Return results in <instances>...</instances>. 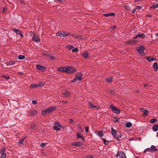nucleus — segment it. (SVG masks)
Listing matches in <instances>:
<instances>
[{
    "label": "nucleus",
    "instance_id": "1",
    "mask_svg": "<svg viewBox=\"0 0 158 158\" xmlns=\"http://www.w3.org/2000/svg\"><path fill=\"white\" fill-rule=\"evenodd\" d=\"M136 49L140 56H144L145 55L144 51L145 50V48L144 45H142L139 47H137Z\"/></svg>",
    "mask_w": 158,
    "mask_h": 158
},
{
    "label": "nucleus",
    "instance_id": "2",
    "mask_svg": "<svg viewBox=\"0 0 158 158\" xmlns=\"http://www.w3.org/2000/svg\"><path fill=\"white\" fill-rule=\"evenodd\" d=\"M65 72L69 73H72L77 71L76 68L71 66H66Z\"/></svg>",
    "mask_w": 158,
    "mask_h": 158
},
{
    "label": "nucleus",
    "instance_id": "3",
    "mask_svg": "<svg viewBox=\"0 0 158 158\" xmlns=\"http://www.w3.org/2000/svg\"><path fill=\"white\" fill-rule=\"evenodd\" d=\"M110 108L111 109L113 112L117 114H119L121 112L120 110L117 109L114 105H110Z\"/></svg>",
    "mask_w": 158,
    "mask_h": 158
},
{
    "label": "nucleus",
    "instance_id": "4",
    "mask_svg": "<svg viewBox=\"0 0 158 158\" xmlns=\"http://www.w3.org/2000/svg\"><path fill=\"white\" fill-rule=\"evenodd\" d=\"M44 85V84L42 82H40L39 84H33L30 85V87L31 89H33L36 87H41Z\"/></svg>",
    "mask_w": 158,
    "mask_h": 158
},
{
    "label": "nucleus",
    "instance_id": "5",
    "mask_svg": "<svg viewBox=\"0 0 158 158\" xmlns=\"http://www.w3.org/2000/svg\"><path fill=\"white\" fill-rule=\"evenodd\" d=\"M116 156L117 157L119 156L120 158H126V155L123 151L118 152Z\"/></svg>",
    "mask_w": 158,
    "mask_h": 158
},
{
    "label": "nucleus",
    "instance_id": "6",
    "mask_svg": "<svg viewBox=\"0 0 158 158\" xmlns=\"http://www.w3.org/2000/svg\"><path fill=\"white\" fill-rule=\"evenodd\" d=\"M71 144L76 147H80L83 146V143L82 141H79L78 142H74L72 143Z\"/></svg>",
    "mask_w": 158,
    "mask_h": 158
},
{
    "label": "nucleus",
    "instance_id": "7",
    "mask_svg": "<svg viewBox=\"0 0 158 158\" xmlns=\"http://www.w3.org/2000/svg\"><path fill=\"white\" fill-rule=\"evenodd\" d=\"M138 37H139L141 38H144L145 37V35L143 33L139 32L138 34L135 37L133 38V39H136Z\"/></svg>",
    "mask_w": 158,
    "mask_h": 158
},
{
    "label": "nucleus",
    "instance_id": "8",
    "mask_svg": "<svg viewBox=\"0 0 158 158\" xmlns=\"http://www.w3.org/2000/svg\"><path fill=\"white\" fill-rule=\"evenodd\" d=\"M37 69L41 70L42 72H44L45 70V68L42 65L40 64L36 65Z\"/></svg>",
    "mask_w": 158,
    "mask_h": 158
},
{
    "label": "nucleus",
    "instance_id": "9",
    "mask_svg": "<svg viewBox=\"0 0 158 158\" xmlns=\"http://www.w3.org/2000/svg\"><path fill=\"white\" fill-rule=\"evenodd\" d=\"M136 40H130L126 41L125 43L127 44H130L131 45H133L136 43Z\"/></svg>",
    "mask_w": 158,
    "mask_h": 158
},
{
    "label": "nucleus",
    "instance_id": "10",
    "mask_svg": "<svg viewBox=\"0 0 158 158\" xmlns=\"http://www.w3.org/2000/svg\"><path fill=\"white\" fill-rule=\"evenodd\" d=\"M82 76L83 75L81 73L78 72L76 74V77L77 79V80L79 81H81L82 79Z\"/></svg>",
    "mask_w": 158,
    "mask_h": 158
},
{
    "label": "nucleus",
    "instance_id": "11",
    "mask_svg": "<svg viewBox=\"0 0 158 158\" xmlns=\"http://www.w3.org/2000/svg\"><path fill=\"white\" fill-rule=\"evenodd\" d=\"M56 109V106H52L47 108L48 113L52 112L54 110Z\"/></svg>",
    "mask_w": 158,
    "mask_h": 158
},
{
    "label": "nucleus",
    "instance_id": "12",
    "mask_svg": "<svg viewBox=\"0 0 158 158\" xmlns=\"http://www.w3.org/2000/svg\"><path fill=\"white\" fill-rule=\"evenodd\" d=\"M33 36L32 38V40L36 42H39L40 41V38L38 36H36L33 33Z\"/></svg>",
    "mask_w": 158,
    "mask_h": 158
},
{
    "label": "nucleus",
    "instance_id": "13",
    "mask_svg": "<svg viewBox=\"0 0 158 158\" xmlns=\"http://www.w3.org/2000/svg\"><path fill=\"white\" fill-rule=\"evenodd\" d=\"M12 30L13 31L15 32L18 35H20L21 37H23V35L22 34L21 32L19 30L17 29L16 28H14L12 29Z\"/></svg>",
    "mask_w": 158,
    "mask_h": 158
},
{
    "label": "nucleus",
    "instance_id": "14",
    "mask_svg": "<svg viewBox=\"0 0 158 158\" xmlns=\"http://www.w3.org/2000/svg\"><path fill=\"white\" fill-rule=\"evenodd\" d=\"M89 107L91 108H96V110H98L99 108H100L99 106L97 107V106L94 105L92 104L91 102H89Z\"/></svg>",
    "mask_w": 158,
    "mask_h": 158
},
{
    "label": "nucleus",
    "instance_id": "15",
    "mask_svg": "<svg viewBox=\"0 0 158 158\" xmlns=\"http://www.w3.org/2000/svg\"><path fill=\"white\" fill-rule=\"evenodd\" d=\"M145 59H146L149 62L152 61L153 60H156V58H154L152 56H146L145 57Z\"/></svg>",
    "mask_w": 158,
    "mask_h": 158
},
{
    "label": "nucleus",
    "instance_id": "16",
    "mask_svg": "<svg viewBox=\"0 0 158 158\" xmlns=\"http://www.w3.org/2000/svg\"><path fill=\"white\" fill-rule=\"evenodd\" d=\"M62 94L64 97H68L70 95V93L69 91L64 90L62 92Z\"/></svg>",
    "mask_w": 158,
    "mask_h": 158
},
{
    "label": "nucleus",
    "instance_id": "17",
    "mask_svg": "<svg viewBox=\"0 0 158 158\" xmlns=\"http://www.w3.org/2000/svg\"><path fill=\"white\" fill-rule=\"evenodd\" d=\"M95 134L100 137H102L103 135L102 131H97L95 132Z\"/></svg>",
    "mask_w": 158,
    "mask_h": 158
},
{
    "label": "nucleus",
    "instance_id": "18",
    "mask_svg": "<svg viewBox=\"0 0 158 158\" xmlns=\"http://www.w3.org/2000/svg\"><path fill=\"white\" fill-rule=\"evenodd\" d=\"M111 133L114 138L117 133L116 131L114 130L113 128H112L111 129Z\"/></svg>",
    "mask_w": 158,
    "mask_h": 158
},
{
    "label": "nucleus",
    "instance_id": "19",
    "mask_svg": "<svg viewBox=\"0 0 158 158\" xmlns=\"http://www.w3.org/2000/svg\"><path fill=\"white\" fill-rule=\"evenodd\" d=\"M66 66L65 67H61L58 68L57 70L58 71L61 72H65Z\"/></svg>",
    "mask_w": 158,
    "mask_h": 158
},
{
    "label": "nucleus",
    "instance_id": "20",
    "mask_svg": "<svg viewBox=\"0 0 158 158\" xmlns=\"http://www.w3.org/2000/svg\"><path fill=\"white\" fill-rule=\"evenodd\" d=\"M150 149L151 150L149 151L152 152H155L157 151V149L156 148L155 146L152 145Z\"/></svg>",
    "mask_w": 158,
    "mask_h": 158
},
{
    "label": "nucleus",
    "instance_id": "21",
    "mask_svg": "<svg viewBox=\"0 0 158 158\" xmlns=\"http://www.w3.org/2000/svg\"><path fill=\"white\" fill-rule=\"evenodd\" d=\"M122 136V134L121 133L119 132L117 135H116L114 138L118 141H119L120 139L118 138H120Z\"/></svg>",
    "mask_w": 158,
    "mask_h": 158
},
{
    "label": "nucleus",
    "instance_id": "22",
    "mask_svg": "<svg viewBox=\"0 0 158 158\" xmlns=\"http://www.w3.org/2000/svg\"><path fill=\"white\" fill-rule=\"evenodd\" d=\"M71 34L70 33L66 31H64L62 33V36L63 37H66L68 35H70Z\"/></svg>",
    "mask_w": 158,
    "mask_h": 158
},
{
    "label": "nucleus",
    "instance_id": "23",
    "mask_svg": "<svg viewBox=\"0 0 158 158\" xmlns=\"http://www.w3.org/2000/svg\"><path fill=\"white\" fill-rule=\"evenodd\" d=\"M152 129L154 131H157L158 130V124H156L153 126Z\"/></svg>",
    "mask_w": 158,
    "mask_h": 158
},
{
    "label": "nucleus",
    "instance_id": "24",
    "mask_svg": "<svg viewBox=\"0 0 158 158\" xmlns=\"http://www.w3.org/2000/svg\"><path fill=\"white\" fill-rule=\"evenodd\" d=\"M37 113V110L35 109H33L30 112L29 114L31 116H33L35 115Z\"/></svg>",
    "mask_w": 158,
    "mask_h": 158
},
{
    "label": "nucleus",
    "instance_id": "25",
    "mask_svg": "<svg viewBox=\"0 0 158 158\" xmlns=\"http://www.w3.org/2000/svg\"><path fill=\"white\" fill-rule=\"evenodd\" d=\"M76 135H77V139L79 138H81L82 140L85 141L84 137L82 135H80L79 134L77 133L76 134Z\"/></svg>",
    "mask_w": 158,
    "mask_h": 158
},
{
    "label": "nucleus",
    "instance_id": "26",
    "mask_svg": "<svg viewBox=\"0 0 158 158\" xmlns=\"http://www.w3.org/2000/svg\"><path fill=\"white\" fill-rule=\"evenodd\" d=\"M153 67L155 71H157V69H158V67L157 66V64L156 62H155L154 63L153 65Z\"/></svg>",
    "mask_w": 158,
    "mask_h": 158
},
{
    "label": "nucleus",
    "instance_id": "27",
    "mask_svg": "<svg viewBox=\"0 0 158 158\" xmlns=\"http://www.w3.org/2000/svg\"><path fill=\"white\" fill-rule=\"evenodd\" d=\"M89 53L87 52H85L82 54L81 56H83L85 58H87L89 56Z\"/></svg>",
    "mask_w": 158,
    "mask_h": 158
},
{
    "label": "nucleus",
    "instance_id": "28",
    "mask_svg": "<svg viewBox=\"0 0 158 158\" xmlns=\"http://www.w3.org/2000/svg\"><path fill=\"white\" fill-rule=\"evenodd\" d=\"M15 61H10L7 62V65H13L15 64Z\"/></svg>",
    "mask_w": 158,
    "mask_h": 158
},
{
    "label": "nucleus",
    "instance_id": "29",
    "mask_svg": "<svg viewBox=\"0 0 158 158\" xmlns=\"http://www.w3.org/2000/svg\"><path fill=\"white\" fill-rule=\"evenodd\" d=\"M27 136H24V138L21 139H20L19 142V143L21 144L22 145H21L23 146V141L24 140V139L27 138Z\"/></svg>",
    "mask_w": 158,
    "mask_h": 158
},
{
    "label": "nucleus",
    "instance_id": "30",
    "mask_svg": "<svg viewBox=\"0 0 158 158\" xmlns=\"http://www.w3.org/2000/svg\"><path fill=\"white\" fill-rule=\"evenodd\" d=\"M132 126V123L130 122H127L125 124L126 127L127 128H130Z\"/></svg>",
    "mask_w": 158,
    "mask_h": 158
},
{
    "label": "nucleus",
    "instance_id": "31",
    "mask_svg": "<svg viewBox=\"0 0 158 158\" xmlns=\"http://www.w3.org/2000/svg\"><path fill=\"white\" fill-rule=\"evenodd\" d=\"M48 57L52 60H54L55 59V57L54 56L51 55V54H49Z\"/></svg>",
    "mask_w": 158,
    "mask_h": 158
},
{
    "label": "nucleus",
    "instance_id": "32",
    "mask_svg": "<svg viewBox=\"0 0 158 158\" xmlns=\"http://www.w3.org/2000/svg\"><path fill=\"white\" fill-rule=\"evenodd\" d=\"M18 58L19 60H23L25 58V56L24 55H20L18 56Z\"/></svg>",
    "mask_w": 158,
    "mask_h": 158
},
{
    "label": "nucleus",
    "instance_id": "33",
    "mask_svg": "<svg viewBox=\"0 0 158 158\" xmlns=\"http://www.w3.org/2000/svg\"><path fill=\"white\" fill-rule=\"evenodd\" d=\"M157 119L156 118H152L150 120V122L152 123H154L157 121Z\"/></svg>",
    "mask_w": 158,
    "mask_h": 158
},
{
    "label": "nucleus",
    "instance_id": "34",
    "mask_svg": "<svg viewBox=\"0 0 158 158\" xmlns=\"http://www.w3.org/2000/svg\"><path fill=\"white\" fill-rule=\"evenodd\" d=\"M47 113H48V111H47V109H46L42 111V114L44 115H46Z\"/></svg>",
    "mask_w": 158,
    "mask_h": 158
},
{
    "label": "nucleus",
    "instance_id": "35",
    "mask_svg": "<svg viewBox=\"0 0 158 158\" xmlns=\"http://www.w3.org/2000/svg\"><path fill=\"white\" fill-rule=\"evenodd\" d=\"M107 82L108 83H110L112 81V77H109L106 78Z\"/></svg>",
    "mask_w": 158,
    "mask_h": 158
},
{
    "label": "nucleus",
    "instance_id": "36",
    "mask_svg": "<svg viewBox=\"0 0 158 158\" xmlns=\"http://www.w3.org/2000/svg\"><path fill=\"white\" fill-rule=\"evenodd\" d=\"M158 7V3L157 4H156L155 5H153L151 7H150V8H154V9H156V8Z\"/></svg>",
    "mask_w": 158,
    "mask_h": 158
},
{
    "label": "nucleus",
    "instance_id": "37",
    "mask_svg": "<svg viewBox=\"0 0 158 158\" xmlns=\"http://www.w3.org/2000/svg\"><path fill=\"white\" fill-rule=\"evenodd\" d=\"M113 117L114 119H115V120H114L113 121L114 122L116 123L118 122L119 120V118L118 117H116L115 116H113Z\"/></svg>",
    "mask_w": 158,
    "mask_h": 158
},
{
    "label": "nucleus",
    "instance_id": "38",
    "mask_svg": "<svg viewBox=\"0 0 158 158\" xmlns=\"http://www.w3.org/2000/svg\"><path fill=\"white\" fill-rule=\"evenodd\" d=\"M54 124L56 125V126L59 127H61L62 126L58 122H56L54 123Z\"/></svg>",
    "mask_w": 158,
    "mask_h": 158
},
{
    "label": "nucleus",
    "instance_id": "39",
    "mask_svg": "<svg viewBox=\"0 0 158 158\" xmlns=\"http://www.w3.org/2000/svg\"><path fill=\"white\" fill-rule=\"evenodd\" d=\"M143 115L145 116H147L148 114V111L147 110H144V111L143 112Z\"/></svg>",
    "mask_w": 158,
    "mask_h": 158
},
{
    "label": "nucleus",
    "instance_id": "40",
    "mask_svg": "<svg viewBox=\"0 0 158 158\" xmlns=\"http://www.w3.org/2000/svg\"><path fill=\"white\" fill-rule=\"evenodd\" d=\"M115 14L112 13H110V14H104V15L106 17H108L110 15H114Z\"/></svg>",
    "mask_w": 158,
    "mask_h": 158
},
{
    "label": "nucleus",
    "instance_id": "41",
    "mask_svg": "<svg viewBox=\"0 0 158 158\" xmlns=\"http://www.w3.org/2000/svg\"><path fill=\"white\" fill-rule=\"evenodd\" d=\"M5 150V148L3 147V148H2L0 150V153H1L2 154V153H5L4 152Z\"/></svg>",
    "mask_w": 158,
    "mask_h": 158
},
{
    "label": "nucleus",
    "instance_id": "42",
    "mask_svg": "<svg viewBox=\"0 0 158 158\" xmlns=\"http://www.w3.org/2000/svg\"><path fill=\"white\" fill-rule=\"evenodd\" d=\"M109 92L110 94H115V92L114 90H110Z\"/></svg>",
    "mask_w": 158,
    "mask_h": 158
},
{
    "label": "nucleus",
    "instance_id": "43",
    "mask_svg": "<svg viewBox=\"0 0 158 158\" xmlns=\"http://www.w3.org/2000/svg\"><path fill=\"white\" fill-rule=\"evenodd\" d=\"M58 126H53V128L56 131L60 130V129L58 128Z\"/></svg>",
    "mask_w": 158,
    "mask_h": 158
},
{
    "label": "nucleus",
    "instance_id": "44",
    "mask_svg": "<svg viewBox=\"0 0 158 158\" xmlns=\"http://www.w3.org/2000/svg\"><path fill=\"white\" fill-rule=\"evenodd\" d=\"M35 124H33L32 125H31L30 126V128L31 130H34L35 129Z\"/></svg>",
    "mask_w": 158,
    "mask_h": 158
},
{
    "label": "nucleus",
    "instance_id": "45",
    "mask_svg": "<svg viewBox=\"0 0 158 158\" xmlns=\"http://www.w3.org/2000/svg\"><path fill=\"white\" fill-rule=\"evenodd\" d=\"M2 77L4 78L5 79H6V80H8L10 79V77L9 76H5L2 75L1 76Z\"/></svg>",
    "mask_w": 158,
    "mask_h": 158
},
{
    "label": "nucleus",
    "instance_id": "46",
    "mask_svg": "<svg viewBox=\"0 0 158 158\" xmlns=\"http://www.w3.org/2000/svg\"><path fill=\"white\" fill-rule=\"evenodd\" d=\"M72 52H78V50L77 48H76L72 50Z\"/></svg>",
    "mask_w": 158,
    "mask_h": 158
},
{
    "label": "nucleus",
    "instance_id": "47",
    "mask_svg": "<svg viewBox=\"0 0 158 158\" xmlns=\"http://www.w3.org/2000/svg\"><path fill=\"white\" fill-rule=\"evenodd\" d=\"M49 54H48V52H44L43 53V55L44 56H46L47 57H48Z\"/></svg>",
    "mask_w": 158,
    "mask_h": 158
},
{
    "label": "nucleus",
    "instance_id": "48",
    "mask_svg": "<svg viewBox=\"0 0 158 158\" xmlns=\"http://www.w3.org/2000/svg\"><path fill=\"white\" fill-rule=\"evenodd\" d=\"M6 156V155L5 153H2V154L0 158H5Z\"/></svg>",
    "mask_w": 158,
    "mask_h": 158
},
{
    "label": "nucleus",
    "instance_id": "49",
    "mask_svg": "<svg viewBox=\"0 0 158 158\" xmlns=\"http://www.w3.org/2000/svg\"><path fill=\"white\" fill-rule=\"evenodd\" d=\"M59 103H62L63 104H65L67 103H68V102L67 101H59Z\"/></svg>",
    "mask_w": 158,
    "mask_h": 158
},
{
    "label": "nucleus",
    "instance_id": "50",
    "mask_svg": "<svg viewBox=\"0 0 158 158\" xmlns=\"http://www.w3.org/2000/svg\"><path fill=\"white\" fill-rule=\"evenodd\" d=\"M67 47L70 50L72 49L73 48H74L73 46L71 45H68L67 46Z\"/></svg>",
    "mask_w": 158,
    "mask_h": 158
},
{
    "label": "nucleus",
    "instance_id": "51",
    "mask_svg": "<svg viewBox=\"0 0 158 158\" xmlns=\"http://www.w3.org/2000/svg\"><path fill=\"white\" fill-rule=\"evenodd\" d=\"M70 35H72L73 37L74 38H77L78 37L77 35H74L71 34Z\"/></svg>",
    "mask_w": 158,
    "mask_h": 158
},
{
    "label": "nucleus",
    "instance_id": "52",
    "mask_svg": "<svg viewBox=\"0 0 158 158\" xmlns=\"http://www.w3.org/2000/svg\"><path fill=\"white\" fill-rule=\"evenodd\" d=\"M56 35L57 36H62V33H61L60 31H59L57 32Z\"/></svg>",
    "mask_w": 158,
    "mask_h": 158
},
{
    "label": "nucleus",
    "instance_id": "53",
    "mask_svg": "<svg viewBox=\"0 0 158 158\" xmlns=\"http://www.w3.org/2000/svg\"><path fill=\"white\" fill-rule=\"evenodd\" d=\"M77 127L79 129L80 131H81V132L82 131V128L81 127L80 125L79 124H78Z\"/></svg>",
    "mask_w": 158,
    "mask_h": 158
},
{
    "label": "nucleus",
    "instance_id": "54",
    "mask_svg": "<svg viewBox=\"0 0 158 158\" xmlns=\"http://www.w3.org/2000/svg\"><path fill=\"white\" fill-rule=\"evenodd\" d=\"M124 7L126 10H128L130 9V7L128 6L125 5Z\"/></svg>",
    "mask_w": 158,
    "mask_h": 158
},
{
    "label": "nucleus",
    "instance_id": "55",
    "mask_svg": "<svg viewBox=\"0 0 158 158\" xmlns=\"http://www.w3.org/2000/svg\"><path fill=\"white\" fill-rule=\"evenodd\" d=\"M45 145H46L45 143H42L41 144L40 146L41 147L44 148L45 146Z\"/></svg>",
    "mask_w": 158,
    "mask_h": 158
},
{
    "label": "nucleus",
    "instance_id": "56",
    "mask_svg": "<svg viewBox=\"0 0 158 158\" xmlns=\"http://www.w3.org/2000/svg\"><path fill=\"white\" fill-rule=\"evenodd\" d=\"M89 128V127L88 126H86L85 127V131L86 133H87L88 132Z\"/></svg>",
    "mask_w": 158,
    "mask_h": 158
},
{
    "label": "nucleus",
    "instance_id": "57",
    "mask_svg": "<svg viewBox=\"0 0 158 158\" xmlns=\"http://www.w3.org/2000/svg\"><path fill=\"white\" fill-rule=\"evenodd\" d=\"M32 103L33 105H36L37 104V102L35 100H33L32 101Z\"/></svg>",
    "mask_w": 158,
    "mask_h": 158
},
{
    "label": "nucleus",
    "instance_id": "58",
    "mask_svg": "<svg viewBox=\"0 0 158 158\" xmlns=\"http://www.w3.org/2000/svg\"><path fill=\"white\" fill-rule=\"evenodd\" d=\"M7 8L6 7H4L2 9V12H6V11Z\"/></svg>",
    "mask_w": 158,
    "mask_h": 158
},
{
    "label": "nucleus",
    "instance_id": "59",
    "mask_svg": "<svg viewBox=\"0 0 158 158\" xmlns=\"http://www.w3.org/2000/svg\"><path fill=\"white\" fill-rule=\"evenodd\" d=\"M77 80V79L75 77L73 80H72L71 81L72 82H75Z\"/></svg>",
    "mask_w": 158,
    "mask_h": 158
},
{
    "label": "nucleus",
    "instance_id": "60",
    "mask_svg": "<svg viewBox=\"0 0 158 158\" xmlns=\"http://www.w3.org/2000/svg\"><path fill=\"white\" fill-rule=\"evenodd\" d=\"M104 144L106 145H107L109 144L108 141L107 140H106L105 141V142H104Z\"/></svg>",
    "mask_w": 158,
    "mask_h": 158
},
{
    "label": "nucleus",
    "instance_id": "61",
    "mask_svg": "<svg viewBox=\"0 0 158 158\" xmlns=\"http://www.w3.org/2000/svg\"><path fill=\"white\" fill-rule=\"evenodd\" d=\"M116 27V26L115 25H114V26H112L111 27V29L112 30H114V29H115V28Z\"/></svg>",
    "mask_w": 158,
    "mask_h": 158
},
{
    "label": "nucleus",
    "instance_id": "62",
    "mask_svg": "<svg viewBox=\"0 0 158 158\" xmlns=\"http://www.w3.org/2000/svg\"><path fill=\"white\" fill-rule=\"evenodd\" d=\"M145 110V109L144 108H141L140 109V110L141 111L143 112L144 111V110Z\"/></svg>",
    "mask_w": 158,
    "mask_h": 158
},
{
    "label": "nucleus",
    "instance_id": "63",
    "mask_svg": "<svg viewBox=\"0 0 158 158\" xmlns=\"http://www.w3.org/2000/svg\"><path fill=\"white\" fill-rule=\"evenodd\" d=\"M142 8V7L140 6H137L136 7V9H138L139 10L141 9Z\"/></svg>",
    "mask_w": 158,
    "mask_h": 158
},
{
    "label": "nucleus",
    "instance_id": "64",
    "mask_svg": "<svg viewBox=\"0 0 158 158\" xmlns=\"http://www.w3.org/2000/svg\"><path fill=\"white\" fill-rule=\"evenodd\" d=\"M87 158H94L92 156H89L87 157Z\"/></svg>",
    "mask_w": 158,
    "mask_h": 158
}]
</instances>
